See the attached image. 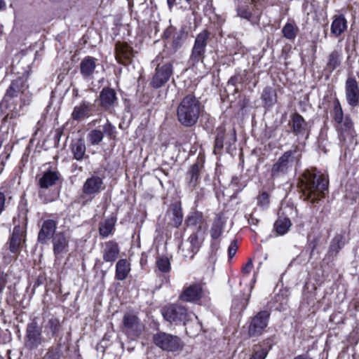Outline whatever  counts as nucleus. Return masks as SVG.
<instances>
[{
  "label": "nucleus",
  "instance_id": "f257e3e1",
  "mask_svg": "<svg viewBox=\"0 0 359 359\" xmlns=\"http://www.w3.org/2000/svg\"><path fill=\"white\" fill-rule=\"evenodd\" d=\"M31 95L28 90L27 79L19 76L13 79L0 104L1 111L4 114V119H12L20 116L23 107L29 104Z\"/></svg>",
  "mask_w": 359,
  "mask_h": 359
},
{
  "label": "nucleus",
  "instance_id": "f03ea898",
  "mask_svg": "<svg viewBox=\"0 0 359 359\" xmlns=\"http://www.w3.org/2000/svg\"><path fill=\"white\" fill-rule=\"evenodd\" d=\"M328 188V180L316 170H306L300 179V189L304 200L312 203L325 196Z\"/></svg>",
  "mask_w": 359,
  "mask_h": 359
},
{
  "label": "nucleus",
  "instance_id": "7ed1b4c3",
  "mask_svg": "<svg viewBox=\"0 0 359 359\" xmlns=\"http://www.w3.org/2000/svg\"><path fill=\"white\" fill-rule=\"evenodd\" d=\"M200 112V101L194 95H187L177 107V120L185 127L193 126L197 123Z\"/></svg>",
  "mask_w": 359,
  "mask_h": 359
},
{
  "label": "nucleus",
  "instance_id": "20e7f679",
  "mask_svg": "<svg viewBox=\"0 0 359 359\" xmlns=\"http://www.w3.org/2000/svg\"><path fill=\"white\" fill-rule=\"evenodd\" d=\"M301 157V151L297 147L286 151L272 165L271 177L275 179L285 176L299 162Z\"/></svg>",
  "mask_w": 359,
  "mask_h": 359
},
{
  "label": "nucleus",
  "instance_id": "39448f33",
  "mask_svg": "<svg viewBox=\"0 0 359 359\" xmlns=\"http://www.w3.org/2000/svg\"><path fill=\"white\" fill-rule=\"evenodd\" d=\"M332 117L336 123L339 140L344 142L351 140L355 133L353 124L349 116L344 117L342 108L338 99H336L333 104Z\"/></svg>",
  "mask_w": 359,
  "mask_h": 359
},
{
  "label": "nucleus",
  "instance_id": "423d86ee",
  "mask_svg": "<svg viewBox=\"0 0 359 359\" xmlns=\"http://www.w3.org/2000/svg\"><path fill=\"white\" fill-rule=\"evenodd\" d=\"M152 65L156 66V69L151 85L155 88H159L165 85L172 75V64L168 60L165 61L164 56L160 53L152 61Z\"/></svg>",
  "mask_w": 359,
  "mask_h": 359
},
{
  "label": "nucleus",
  "instance_id": "0eeeda50",
  "mask_svg": "<svg viewBox=\"0 0 359 359\" xmlns=\"http://www.w3.org/2000/svg\"><path fill=\"white\" fill-rule=\"evenodd\" d=\"M163 318L170 323L179 325L181 323L186 324L194 316L189 313L187 308L178 304H172L164 306L161 310Z\"/></svg>",
  "mask_w": 359,
  "mask_h": 359
},
{
  "label": "nucleus",
  "instance_id": "6e6552de",
  "mask_svg": "<svg viewBox=\"0 0 359 359\" xmlns=\"http://www.w3.org/2000/svg\"><path fill=\"white\" fill-rule=\"evenodd\" d=\"M154 344L168 352L181 351L184 346L183 341L176 335H172L164 332H158L153 337Z\"/></svg>",
  "mask_w": 359,
  "mask_h": 359
},
{
  "label": "nucleus",
  "instance_id": "1a4fd4ad",
  "mask_svg": "<svg viewBox=\"0 0 359 359\" xmlns=\"http://www.w3.org/2000/svg\"><path fill=\"white\" fill-rule=\"evenodd\" d=\"M209 37L210 33L205 29L197 34L189 60V62L191 65H195L200 62H203L205 48L207 46Z\"/></svg>",
  "mask_w": 359,
  "mask_h": 359
},
{
  "label": "nucleus",
  "instance_id": "9d476101",
  "mask_svg": "<svg viewBox=\"0 0 359 359\" xmlns=\"http://www.w3.org/2000/svg\"><path fill=\"white\" fill-rule=\"evenodd\" d=\"M15 224L13 233L10 240V250L13 254H18L22 248L26 236V219H14Z\"/></svg>",
  "mask_w": 359,
  "mask_h": 359
},
{
  "label": "nucleus",
  "instance_id": "9b49d317",
  "mask_svg": "<svg viewBox=\"0 0 359 359\" xmlns=\"http://www.w3.org/2000/svg\"><path fill=\"white\" fill-rule=\"evenodd\" d=\"M104 135L109 139H114L116 135V130L108 120L104 125L102 126V129H94L90 131L87 135L88 141L92 145L99 144L103 140Z\"/></svg>",
  "mask_w": 359,
  "mask_h": 359
},
{
  "label": "nucleus",
  "instance_id": "f8f14e48",
  "mask_svg": "<svg viewBox=\"0 0 359 359\" xmlns=\"http://www.w3.org/2000/svg\"><path fill=\"white\" fill-rule=\"evenodd\" d=\"M270 313L267 311H262L252 318L248 334L250 337L259 336L262 334L269 323Z\"/></svg>",
  "mask_w": 359,
  "mask_h": 359
},
{
  "label": "nucleus",
  "instance_id": "ddd939ff",
  "mask_svg": "<svg viewBox=\"0 0 359 359\" xmlns=\"http://www.w3.org/2000/svg\"><path fill=\"white\" fill-rule=\"evenodd\" d=\"M123 324L126 334L132 337L140 336L144 329L140 319L133 312H128L124 314Z\"/></svg>",
  "mask_w": 359,
  "mask_h": 359
},
{
  "label": "nucleus",
  "instance_id": "4468645a",
  "mask_svg": "<svg viewBox=\"0 0 359 359\" xmlns=\"http://www.w3.org/2000/svg\"><path fill=\"white\" fill-rule=\"evenodd\" d=\"M203 240V237H200L198 233L191 234L187 241L180 247L182 255L186 258H193L200 248Z\"/></svg>",
  "mask_w": 359,
  "mask_h": 359
},
{
  "label": "nucleus",
  "instance_id": "2eb2a0df",
  "mask_svg": "<svg viewBox=\"0 0 359 359\" xmlns=\"http://www.w3.org/2000/svg\"><path fill=\"white\" fill-rule=\"evenodd\" d=\"M345 96L347 103L352 107L359 105V86L354 77L349 76L345 82Z\"/></svg>",
  "mask_w": 359,
  "mask_h": 359
},
{
  "label": "nucleus",
  "instance_id": "dca6fc26",
  "mask_svg": "<svg viewBox=\"0 0 359 359\" xmlns=\"http://www.w3.org/2000/svg\"><path fill=\"white\" fill-rule=\"evenodd\" d=\"M43 341L41 329L36 323L29 324L26 330L25 345L29 349L36 348Z\"/></svg>",
  "mask_w": 359,
  "mask_h": 359
},
{
  "label": "nucleus",
  "instance_id": "f3484780",
  "mask_svg": "<svg viewBox=\"0 0 359 359\" xmlns=\"http://www.w3.org/2000/svg\"><path fill=\"white\" fill-rule=\"evenodd\" d=\"M203 163L204 159L203 158H198L196 162L190 167L187 172L186 181L189 188L191 190L195 189L199 184Z\"/></svg>",
  "mask_w": 359,
  "mask_h": 359
},
{
  "label": "nucleus",
  "instance_id": "a211bd4d",
  "mask_svg": "<svg viewBox=\"0 0 359 359\" xmlns=\"http://www.w3.org/2000/svg\"><path fill=\"white\" fill-rule=\"evenodd\" d=\"M203 287L199 283L191 284L180 295V299L187 302H196L203 297Z\"/></svg>",
  "mask_w": 359,
  "mask_h": 359
},
{
  "label": "nucleus",
  "instance_id": "6ab92c4d",
  "mask_svg": "<svg viewBox=\"0 0 359 359\" xmlns=\"http://www.w3.org/2000/svg\"><path fill=\"white\" fill-rule=\"evenodd\" d=\"M100 106L105 110L114 108L118 104L115 90L110 88H104L100 93Z\"/></svg>",
  "mask_w": 359,
  "mask_h": 359
},
{
  "label": "nucleus",
  "instance_id": "aec40b11",
  "mask_svg": "<svg viewBox=\"0 0 359 359\" xmlns=\"http://www.w3.org/2000/svg\"><path fill=\"white\" fill-rule=\"evenodd\" d=\"M103 182L98 176H92L84 182L82 188L83 194L86 196H95L102 190Z\"/></svg>",
  "mask_w": 359,
  "mask_h": 359
},
{
  "label": "nucleus",
  "instance_id": "412c9836",
  "mask_svg": "<svg viewBox=\"0 0 359 359\" xmlns=\"http://www.w3.org/2000/svg\"><path fill=\"white\" fill-rule=\"evenodd\" d=\"M116 58L118 62L126 65L133 57V48L126 43L118 42L116 44Z\"/></svg>",
  "mask_w": 359,
  "mask_h": 359
},
{
  "label": "nucleus",
  "instance_id": "4be33fe9",
  "mask_svg": "<svg viewBox=\"0 0 359 359\" xmlns=\"http://www.w3.org/2000/svg\"><path fill=\"white\" fill-rule=\"evenodd\" d=\"M94 105L90 102L83 101L75 106L72 112L71 116L74 121H82L91 115Z\"/></svg>",
  "mask_w": 359,
  "mask_h": 359
},
{
  "label": "nucleus",
  "instance_id": "5701e85b",
  "mask_svg": "<svg viewBox=\"0 0 359 359\" xmlns=\"http://www.w3.org/2000/svg\"><path fill=\"white\" fill-rule=\"evenodd\" d=\"M96 59L87 56L84 57L80 63V73L86 80L93 77V74L96 68Z\"/></svg>",
  "mask_w": 359,
  "mask_h": 359
},
{
  "label": "nucleus",
  "instance_id": "b1692460",
  "mask_svg": "<svg viewBox=\"0 0 359 359\" xmlns=\"http://www.w3.org/2000/svg\"><path fill=\"white\" fill-rule=\"evenodd\" d=\"M119 247L116 242L110 241L106 242L102 250V257L106 262H114L119 255Z\"/></svg>",
  "mask_w": 359,
  "mask_h": 359
},
{
  "label": "nucleus",
  "instance_id": "393cba45",
  "mask_svg": "<svg viewBox=\"0 0 359 359\" xmlns=\"http://www.w3.org/2000/svg\"><path fill=\"white\" fill-rule=\"evenodd\" d=\"M56 226L57 224L54 220L48 219L44 221L38 234L39 242L46 243L53 236Z\"/></svg>",
  "mask_w": 359,
  "mask_h": 359
},
{
  "label": "nucleus",
  "instance_id": "a878e982",
  "mask_svg": "<svg viewBox=\"0 0 359 359\" xmlns=\"http://www.w3.org/2000/svg\"><path fill=\"white\" fill-rule=\"evenodd\" d=\"M268 0H245V6H240L237 8V14L239 17L250 20L252 16L253 7L257 8L258 5L265 3Z\"/></svg>",
  "mask_w": 359,
  "mask_h": 359
},
{
  "label": "nucleus",
  "instance_id": "bb28decb",
  "mask_svg": "<svg viewBox=\"0 0 359 359\" xmlns=\"http://www.w3.org/2000/svg\"><path fill=\"white\" fill-rule=\"evenodd\" d=\"M333 20L331 24V34L338 37L341 36L347 29V20L344 15L342 14L334 15L333 16Z\"/></svg>",
  "mask_w": 359,
  "mask_h": 359
},
{
  "label": "nucleus",
  "instance_id": "cd10ccee",
  "mask_svg": "<svg viewBox=\"0 0 359 359\" xmlns=\"http://www.w3.org/2000/svg\"><path fill=\"white\" fill-rule=\"evenodd\" d=\"M53 252L57 256L67 251L68 241L62 233H56L53 238Z\"/></svg>",
  "mask_w": 359,
  "mask_h": 359
},
{
  "label": "nucleus",
  "instance_id": "c85d7f7f",
  "mask_svg": "<svg viewBox=\"0 0 359 359\" xmlns=\"http://www.w3.org/2000/svg\"><path fill=\"white\" fill-rule=\"evenodd\" d=\"M60 174L57 171L48 170L45 172L39 180V185L42 189H48L55 184L59 180Z\"/></svg>",
  "mask_w": 359,
  "mask_h": 359
},
{
  "label": "nucleus",
  "instance_id": "c756f323",
  "mask_svg": "<svg viewBox=\"0 0 359 359\" xmlns=\"http://www.w3.org/2000/svg\"><path fill=\"white\" fill-rule=\"evenodd\" d=\"M342 52L340 49L333 50L327 57L326 69L332 72L339 67L341 63Z\"/></svg>",
  "mask_w": 359,
  "mask_h": 359
},
{
  "label": "nucleus",
  "instance_id": "7c9ffc66",
  "mask_svg": "<svg viewBox=\"0 0 359 359\" xmlns=\"http://www.w3.org/2000/svg\"><path fill=\"white\" fill-rule=\"evenodd\" d=\"M344 244L345 233L341 232L340 233H337L331 241L327 252L328 255L330 257L336 256Z\"/></svg>",
  "mask_w": 359,
  "mask_h": 359
},
{
  "label": "nucleus",
  "instance_id": "2f4dec72",
  "mask_svg": "<svg viewBox=\"0 0 359 359\" xmlns=\"http://www.w3.org/2000/svg\"><path fill=\"white\" fill-rule=\"evenodd\" d=\"M293 133L296 135H304L306 131L307 124L304 118L299 114L294 113L292 116Z\"/></svg>",
  "mask_w": 359,
  "mask_h": 359
},
{
  "label": "nucleus",
  "instance_id": "473e14b6",
  "mask_svg": "<svg viewBox=\"0 0 359 359\" xmlns=\"http://www.w3.org/2000/svg\"><path fill=\"white\" fill-rule=\"evenodd\" d=\"M130 271V264L125 259H120L116 266V278L119 280H125Z\"/></svg>",
  "mask_w": 359,
  "mask_h": 359
},
{
  "label": "nucleus",
  "instance_id": "72a5a7b5",
  "mask_svg": "<svg viewBox=\"0 0 359 359\" xmlns=\"http://www.w3.org/2000/svg\"><path fill=\"white\" fill-rule=\"evenodd\" d=\"M44 329L45 332H48V334L50 333L52 337L57 336L61 330L60 320L54 316L50 317L46 323Z\"/></svg>",
  "mask_w": 359,
  "mask_h": 359
},
{
  "label": "nucleus",
  "instance_id": "f704fd0d",
  "mask_svg": "<svg viewBox=\"0 0 359 359\" xmlns=\"http://www.w3.org/2000/svg\"><path fill=\"white\" fill-rule=\"evenodd\" d=\"M262 99L266 106L271 107L276 102V93L271 87L267 86L263 90Z\"/></svg>",
  "mask_w": 359,
  "mask_h": 359
},
{
  "label": "nucleus",
  "instance_id": "c9c22d12",
  "mask_svg": "<svg viewBox=\"0 0 359 359\" xmlns=\"http://www.w3.org/2000/svg\"><path fill=\"white\" fill-rule=\"evenodd\" d=\"M72 152L74 157L77 161H81L84 158L86 154V145L83 140H78L72 144Z\"/></svg>",
  "mask_w": 359,
  "mask_h": 359
},
{
  "label": "nucleus",
  "instance_id": "e433bc0d",
  "mask_svg": "<svg viewBox=\"0 0 359 359\" xmlns=\"http://www.w3.org/2000/svg\"><path fill=\"white\" fill-rule=\"evenodd\" d=\"M291 226V222L289 218L279 217L274 224V228L279 235H284Z\"/></svg>",
  "mask_w": 359,
  "mask_h": 359
},
{
  "label": "nucleus",
  "instance_id": "4c0bfd02",
  "mask_svg": "<svg viewBox=\"0 0 359 359\" xmlns=\"http://www.w3.org/2000/svg\"><path fill=\"white\" fill-rule=\"evenodd\" d=\"M115 222L113 219H106L101 223L99 228L100 234L102 237H107L113 231Z\"/></svg>",
  "mask_w": 359,
  "mask_h": 359
},
{
  "label": "nucleus",
  "instance_id": "58836bf2",
  "mask_svg": "<svg viewBox=\"0 0 359 359\" xmlns=\"http://www.w3.org/2000/svg\"><path fill=\"white\" fill-rule=\"evenodd\" d=\"M298 30L299 29L296 25L292 23L287 22L283 27L282 32L284 37L287 39L292 40L296 37Z\"/></svg>",
  "mask_w": 359,
  "mask_h": 359
},
{
  "label": "nucleus",
  "instance_id": "ea45409f",
  "mask_svg": "<svg viewBox=\"0 0 359 359\" xmlns=\"http://www.w3.org/2000/svg\"><path fill=\"white\" fill-rule=\"evenodd\" d=\"M223 231V223L220 218H216L210 229V235L213 240H217L222 234Z\"/></svg>",
  "mask_w": 359,
  "mask_h": 359
},
{
  "label": "nucleus",
  "instance_id": "a19ab883",
  "mask_svg": "<svg viewBox=\"0 0 359 359\" xmlns=\"http://www.w3.org/2000/svg\"><path fill=\"white\" fill-rule=\"evenodd\" d=\"M156 266L158 270L163 273H167L170 270V263L167 257H161L156 261Z\"/></svg>",
  "mask_w": 359,
  "mask_h": 359
},
{
  "label": "nucleus",
  "instance_id": "79ce46f5",
  "mask_svg": "<svg viewBox=\"0 0 359 359\" xmlns=\"http://www.w3.org/2000/svg\"><path fill=\"white\" fill-rule=\"evenodd\" d=\"M202 213L201 212H194L187 220V223L189 226H196L202 222Z\"/></svg>",
  "mask_w": 359,
  "mask_h": 359
},
{
  "label": "nucleus",
  "instance_id": "37998d69",
  "mask_svg": "<svg viewBox=\"0 0 359 359\" xmlns=\"http://www.w3.org/2000/svg\"><path fill=\"white\" fill-rule=\"evenodd\" d=\"M268 354L266 348L256 347L254 350V353L250 359H265Z\"/></svg>",
  "mask_w": 359,
  "mask_h": 359
},
{
  "label": "nucleus",
  "instance_id": "c03bdc74",
  "mask_svg": "<svg viewBox=\"0 0 359 359\" xmlns=\"http://www.w3.org/2000/svg\"><path fill=\"white\" fill-rule=\"evenodd\" d=\"M172 214V222L176 227H178L181 225L183 220V215L182 210L179 208H175L173 210Z\"/></svg>",
  "mask_w": 359,
  "mask_h": 359
},
{
  "label": "nucleus",
  "instance_id": "a18cd8bd",
  "mask_svg": "<svg viewBox=\"0 0 359 359\" xmlns=\"http://www.w3.org/2000/svg\"><path fill=\"white\" fill-rule=\"evenodd\" d=\"M257 203L261 206H266L269 203L268 194L266 192L261 194L257 198Z\"/></svg>",
  "mask_w": 359,
  "mask_h": 359
},
{
  "label": "nucleus",
  "instance_id": "49530a36",
  "mask_svg": "<svg viewBox=\"0 0 359 359\" xmlns=\"http://www.w3.org/2000/svg\"><path fill=\"white\" fill-rule=\"evenodd\" d=\"M238 249L237 244L235 241L231 242L228 249V254L229 258H232L236 253Z\"/></svg>",
  "mask_w": 359,
  "mask_h": 359
},
{
  "label": "nucleus",
  "instance_id": "de8ad7c7",
  "mask_svg": "<svg viewBox=\"0 0 359 359\" xmlns=\"http://www.w3.org/2000/svg\"><path fill=\"white\" fill-rule=\"evenodd\" d=\"M253 268V263L251 259H249L246 264L243 267L242 271L244 273L249 274Z\"/></svg>",
  "mask_w": 359,
  "mask_h": 359
},
{
  "label": "nucleus",
  "instance_id": "09e8293b",
  "mask_svg": "<svg viewBox=\"0 0 359 359\" xmlns=\"http://www.w3.org/2000/svg\"><path fill=\"white\" fill-rule=\"evenodd\" d=\"M43 359H60V354L58 352L51 350L47 352Z\"/></svg>",
  "mask_w": 359,
  "mask_h": 359
},
{
  "label": "nucleus",
  "instance_id": "8fccbe9b",
  "mask_svg": "<svg viewBox=\"0 0 359 359\" xmlns=\"http://www.w3.org/2000/svg\"><path fill=\"white\" fill-rule=\"evenodd\" d=\"M229 144L236 142V134L234 129H232L229 133V139L227 140Z\"/></svg>",
  "mask_w": 359,
  "mask_h": 359
},
{
  "label": "nucleus",
  "instance_id": "3c124183",
  "mask_svg": "<svg viewBox=\"0 0 359 359\" xmlns=\"http://www.w3.org/2000/svg\"><path fill=\"white\" fill-rule=\"evenodd\" d=\"M224 140V135L221 133H218L216 137V143L217 144H221L222 146L223 142Z\"/></svg>",
  "mask_w": 359,
  "mask_h": 359
},
{
  "label": "nucleus",
  "instance_id": "603ef678",
  "mask_svg": "<svg viewBox=\"0 0 359 359\" xmlns=\"http://www.w3.org/2000/svg\"><path fill=\"white\" fill-rule=\"evenodd\" d=\"M170 8H171L176 3V0H167Z\"/></svg>",
  "mask_w": 359,
  "mask_h": 359
},
{
  "label": "nucleus",
  "instance_id": "864d4df0",
  "mask_svg": "<svg viewBox=\"0 0 359 359\" xmlns=\"http://www.w3.org/2000/svg\"><path fill=\"white\" fill-rule=\"evenodd\" d=\"M294 359H311V358L306 355H299L296 356Z\"/></svg>",
  "mask_w": 359,
  "mask_h": 359
},
{
  "label": "nucleus",
  "instance_id": "5fc2aeb1",
  "mask_svg": "<svg viewBox=\"0 0 359 359\" xmlns=\"http://www.w3.org/2000/svg\"><path fill=\"white\" fill-rule=\"evenodd\" d=\"M249 222L250 224H257L258 223V219L251 217L250 219L249 220Z\"/></svg>",
  "mask_w": 359,
  "mask_h": 359
},
{
  "label": "nucleus",
  "instance_id": "6e6d98bb",
  "mask_svg": "<svg viewBox=\"0 0 359 359\" xmlns=\"http://www.w3.org/2000/svg\"><path fill=\"white\" fill-rule=\"evenodd\" d=\"M6 7V3L4 0H0V10H3Z\"/></svg>",
  "mask_w": 359,
  "mask_h": 359
},
{
  "label": "nucleus",
  "instance_id": "4d7b16f0",
  "mask_svg": "<svg viewBox=\"0 0 359 359\" xmlns=\"http://www.w3.org/2000/svg\"><path fill=\"white\" fill-rule=\"evenodd\" d=\"M4 165V163L3 161L0 162V174L2 172V170H3V167Z\"/></svg>",
  "mask_w": 359,
  "mask_h": 359
},
{
  "label": "nucleus",
  "instance_id": "13d9d810",
  "mask_svg": "<svg viewBox=\"0 0 359 359\" xmlns=\"http://www.w3.org/2000/svg\"><path fill=\"white\" fill-rule=\"evenodd\" d=\"M211 245H212V248H215V247L217 246V243L215 241V242L212 243Z\"/></svg>",
  "mask_w": 359,
  "mask_h": 359
},
{
  "label": "nucleus",
  "instance_id": "bf43d9fd",
  "mask_svg": "<svg viewBox=\"0 0 359 359\" xmlns=\"http://www.w3.org/2000/svg\"><path fill=\"white\" fill-rule=\"evenodd\" d=\"M3 26L0 24V33H2Z\"/></svg>",
  "mask_w": 359,
  "mask_h": 359
},
{
  "label": "nucleus",
  "instance_id": "052dcab7",
  "mask_svg": "<svg viewBox=\"0 0 359 359\" xmlns=\"http://www.w3.org/2000/svg\"><path fill=\"white\" fill-rule=\"evenodd\" d=\"M128 4H129V6H133V2L129 1V2H128Z\"/></svg>",
  "mask_w": 359,
  "mask_h": 359
},
{
  "label": "nucleus",
  "instance_id": "680f3d73",
  "mask_svg": "<svg viewBox=\"0 0 359 359\" xmlns=\"http://www.w3.org/2000/svg\"><path fill=\"white\" fill-rule=\"evenodd\" d=\"M191 1V0H185V1H186L187 3H188V4H190Z\"/></svg>",
  "mask_w": 359,
  "mask_h": 359
},
{
  "label": "nucleus",
  "instance_id": "e2e57ef3",
  "mask_svg": "<svg viewBox=\"0 0 359 359\" xmlns=\"http://www.w3.org/2000/svg\"><path fill=\"white\" fill-rule=\"evenodd\" d=\"M357 275L359 276V271L358 272H356Z\"/></svg>",
  "mask_w": 359,
  "mask_h": 359
}]
</instances>
